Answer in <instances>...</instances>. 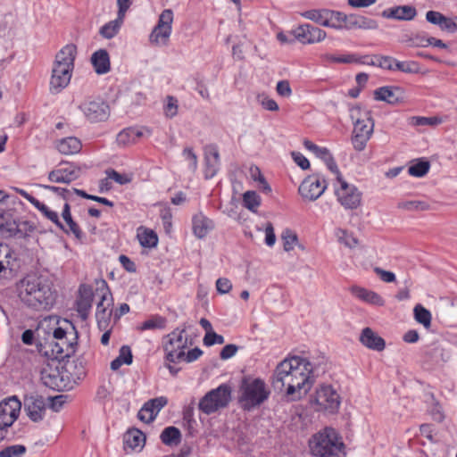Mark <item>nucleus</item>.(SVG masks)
<instances>
[{
  "mask_svg": "<svg viewBox=\"0 0 457 457\" xmlns=\"http://www.w3.org/2000/svg\"><path fill=\"white\" fill-rule=\"evenodd\" d=\"M314 364L299 356L286 358L279 362L272 377L275 390H285L291 401H296L305 395L312 388Z\"/></svg>",
  "mask_w": 457,
  "mask_h": 457,
  "instance_id": "f257e3e1",
  "label": "nucleus"
},
{
  "mask_svg": "<svg viewBox=\"0 0 457 457\" xmlns=\"http://www.w3.org/2000/svg\"><path fill=\"white\" fill-rule=\"evenodd\" d=\"M11 257V249L7 245L0 243V273L9 265Z\"/></svg>",
  "mask_w": 457,
  "mask_h": 457,
  "instance_id": "e2e57ef3",
  "label": "nucleus"
},
{
  "mask_svg": "<svg viewBox=\"0 0 457 457\" xmlns=\"http://www.w3.org/2000/svg\"><path fill=\"white\" fill-rule=\"evenodd\" d=\"M224 341V337L215 333L213 330L207 332L204 337V344L206 346H212L215 344L222 345Z\"/></svg>",
  "mask_w": 457,
  "mask_h": 457,
  "instance_id": "680f3d73",
  "label": "nucleus"
},
{
  "mask_svg": "<svg viewBox=\"0 0 457 457\" xmlns=\"http://www.w3.org/2000/svg\"><path fill=\"white\" fill-rule=\"evenodd\" d=\"M415 320L422 324L425 328H429L431 325V313L423 307L421 304H417L413 310Z\"/></svg>",
  "mask_w": 457,
  "mask_h": 457,
  "instance_id": "79ce46f5",
  "label": "nucleus"
},
{
  "mask_svg": "<svg viewBox=\"0 0 457 457\" xmlns=\"http://www.w3.org/2000/svg\"><path fill=\"white\" fill-rule=\"evenodd\" d=\"M86 363L85 358L79 356L74 360L71 364L67 366L66 371L72 376L74 381L81 380L85 378L87 374Z\"/></svg>",
  "mask_w": 457,
  "mask_h": 457,
  "instance_id": "f704fd0d",
  "label": "nucleus"
},
{
  "mask_svg": "<svg viewBox=\"0 0 457 457\" xmlns=\"http://www.w3.org/2000/svg\"><path fill=\"white\" fill-rule=\"evenodd\" d=\"M314 403L317 405V411H324L333 414L337 412L341 398L331 386L323 385L316 390Z\"/></svg>",
  "mask_w": 457,
  "mask_h": 457,
  "instance_id": "1a4fd4ad",
  "label": "nucleus"
},
{
  "mask_svg": "<svg viewBox=\"0 0 457 457\" xmlns=\"http://www.w3.org/2000/svg\"><path fill=\"white\" fill-rule=\"evenodd\" d=\"M182 154H183V156L185 157V159L188 162V169L192 172H195V170H197L198 162H197V156L194 153L193 149L191 147H186V148H184Z\"/></svg>",
  "mask_w": 457,
  "mask_h": 457,
  "instance_id": "052dcab7",
  "label": "nucleus"
},
{
  "mask_svg": "<svg viewBox=\"0 0 457 457\" xmlns=\"http://www.w3.org/2000/svg\"><path fill=\"white\" fill-rule=\"evenodd\" d=\"M383 18L397 21H412L417 16V10L412 5H398L384 10Z\"/></svg>",
  "mask_w": 457,
  "mask_h": 457,
  "instance_id": "4be33fe9",
  "label": "nucleus"
},
{
  "mask_svg": "<svg viewBox=\"0 0 457 457\" xmlns=\"http://www.w3.org/2000/svg\"><path fill=\"white\" fill-rule=\"evenodd\" d=\"M112 310L103 309L102 311L96 312V319L97 322V327L100 330H105L109 328L111 318H112Z\"/></svg>",
  "mask_w": 457,
  "mask_h": 457,
  "instance_id": "49530a36",
  "label": "nucleus"
},
{
  "mask_svg": "<svg viewBox=\"0 0 457 457\" xmlns=\"http://www.w3.org/2000/svg\"><path fill=\"white\" fill-rule=\"evenodd\" d=\"M232 389L228 384H221L212 389L200 400L198 407L201 411L209 415L225 408L231 401Z\"/></svg>",
  "mask_w": 457,
  "mask_h": 457,
  "instance_id": "423d86ee",
  "label": "nucleus"
},
{
  "mask_svg": "<svg viewBox=\"0 0 457 457\" xmlns=\"http://www.w3.org/2000/svg\"><path fill=\"white\" fill-rule=\"evenodd\" d=\"M397 207L407 211H427L429 204L425 201H405L398 203Z\"/></svg>",
  "mask_w": 457,
  "mask_h": 457,
  "instance_id": "a18cd8bd",
  "label": "nucleus"
},
{
  "mask_svg": "<svg viewBox=\"0 0 457 457\" xmlns=\"http://www.w3.org/2000/svg\"><path fill=\"white\" fill-rule=\"evenodd\" d=\"M23 404L24 411L30 420L39 422L43 420L46 408L42 395L37 394L25 395Z\"/></svg>",
  "mask_w": 457,
  "mask_h": 457,
  "instance_id": "2eb2a0df",
  "label": "nucleus"
},
{
  "mask_svg": "<svg viewBox=\"0 0 457 457\" xmlns=\"http://www.w3.org/2000/svg\"><path fill=\"white\" fill-rule=\"evenodd\" d=\"M426 20L431 24L437 25L441 28L444 21H445V16L437 11H428L426 13Z\"/></svg>",
  "mask_w": 457,
  "mask_h": 457,
  "instance_id": "69168bd1",
  "label": "nucleus"
},
{
  "mask_svg": "<svg viewBox=\"0 0 457 457\" xmlns=\"http://www.w3.org/2000/svg\"><path fill=\"white\" fill-rule=\"evenodd\" d=\"M168 403L165 396H160L147 401L138 411V419L146 423L152 422L158 412Z\"/></svg>",
  "mask_w": 457,
  "mask_h": 457,
  "instance_id": "a211bd4d",
  "label": "nucleus"
},
{
  "mask_svg": "<svg viewBox=\"0 0 457 457\" xmlns=\"http://www.w3.org/2000/svg\"><path fill=\"white\" fill-rule=\"evenodd\" d=\"M38 187H44L45 189H47L49 191H52L58 195H60L62 199L69 201L72 196V192L71 189L61 187H55V186H49V185H37Z\"/></svg>",
  "mask_w": 457,
  "mask_h": 457,
  "instance_id": "bf43d9fd",
  "label": "nucleus"
},
{
  "mask_svg": "<svg viewBox=\"0 0 457 457\" xmlns=\"http://www.w3.org/2000/svg\"><path fill=\"white\" fill-rule=\"evenodd\" d=\"M26 451L22 445H10L0 451V457H22Z\"/></svg>",
  "mask_w": 457,
  "mask_h": 457,
  "instance_id": "de8ad7c7",
  "label": "nucleus"
},
{
  "mask_svg": "<svg viewBox=\"0 0 457 457\" xmlns=\"http://www.w3.org/2000/svg\"><path fill=\"white\" fill-rule=\"evenodd\" d=\"M181 437L180 430L173 426L165 428L160 436L162 442L169 446L178 445L181 441Z\"/></svg>",
  "mask_w": 457,
  "mask_h": 457,
  "instance_id": "72a5a7b5",
  "label": "nucleus"
},
{
  "mask_svg": "<svg viewBox=\"0 0 457 457\" xmlns=\"http://www.w3.org/2000/svg\"><path fill=\"white\" fill-rule=\"evenodd\" d=\"M79 108L90 122L104 121L110 116V107L101 98L85 100L79 104Z\"/></svg>",
  "mask_w": 457,
  "mask_h": 457,
  "instance_id": "9d476101",
  "label": "nucleus"
},
{
  "mask_svg": "<svg viewBox=\"0 0 457 457\" xmlns=\"http://www.w3.org/2000/svg\"><path fill=\"white\" fill-rule=\"evenodd\" d=\"M399 87H381L374 91V98L377 101H384L390 104H396L401 101V98L396 96Z\"/></svg>",
  "mask_w": 457,
  "mask_h": 457,
  "instance_id": "7c9ffc66",
  "label": "nucleus"
},
{
  "mask_svg": "<svg viewBox=\"0 0 457 457\" xmlns=\"http://www.w3.org/2000/svg\"><path fill=\"white\" fill-rule=\"evenodd\" d=\"M328 183L319 174L306 177L299 186L298 192L301 196L309 201L317 200L325 192Z\"/></svg>",
  "mask_w": 457,
  "mask_h": 457,
  "instance_id": "f8f14e48",
  "label": "nucleus"
},
{
  "mask_svg": "<svg viewBox=\"0 0 457 457\" xmlns=\"http://www.w3.org/2000/svg\"><path fill=\"white\" fill-rule=\"evenodd\" d=\"M327 21L328 23L325 26L326 28L341 30L345 29V25H346V14L340 11L329 9Z\"/></svg>",
  "mask_w": 457,
  "mask_h": 457,
  "instance_id": "c9c22d12",
  "label": "nucleus"
},
{
  "mask_svg": "<svg viewBox=\"0 0 457 457\" xmlns=\"http://www.w3.org/2000/svg\"><path fill=\"white\" fill-rule=\"evenodd\" d=\"M214 228L213 221L204 216L202 212L194 215L192 219V228L194 235L198 238H204Z\"/></svg>",
  "mask_w": 457,
  "mask_h": 457,
  "instance_id": "a878e982",
  "label": "nucleus"
},
{
  "mask_svg": "<svg viewBox=\"0 0 457 457\" xmlns=\"http://www.w3.org/2000/svg\"><path fill=\"white\" fill-rule=\"evenodd\" d=\"M164 112L167 117L172 118L178 113V100L171 96H167V104L164 107Z\"/></svg>",
  "mask_w": 457,
  "mask_h": 457,
  "instance_id": "0e129e2a",
  "label": "nucleus"
},
{
  "mask_svg": "<svg viewBox=\"0 0 457 457\" xmlns=\"http://www.w3.org/2000/svg\"><path fill=\"white\" fill-rule=\"evenodd\" d=\"M429 168L430 163L428 161L418 159L409 166L408 172L413 177L421 178L428 172Z\"/></svg>",
  "mask_w": 457,
  "mask_h": 457,
  "instance_id": "58836bf2",
  "label": "nucleus"
},
{
  "mask_svg": "<svg viewBox=\"0 0 457 457\" xmlns=\"http://www.w3.org/2000/svg\"><path fill=\"white\" fill-rule=\"evenodd\" d=\"M76 55L77 46L74 44L66 45L56 54L49 85L52 94L60 93L69 85Z\"/></svg>",
  "mask_w": 457,
  "mask_h": 457,
  "instance_id": "7ed1b4c3",
  "label": "nucleus"
},
{
  "mask_svg": "<svg viewBox=\"0 0 457 457\" xmlns=\"http://www.w3.org/2000/svg\"><path fill=\"white\" fill-rule=\"evenodd\" d=\"M329 9L328 8H320V9H310L307 11H304L301 13V15L310 20L315 23H317L320 26L325 27L328 23V15Z\"/></svg>",
  "mask_w": 457,
  "mask_h": 457,
  "instance_id": "2f4dec72",
  "label": "nucleus"
},
{
  "mask_svg": "<svg viewBox=\"0 0 457 457\" xmlns=\"http://www.w3.org/2000/svg\"><path fill=\"white\" fill-rule=\"evenodd\" d=\"M36 230L34 222L29 220H19L18 222V238H26Z\"/></svg>",
  "mask_w": 457,
  "mask_h": 457,
  "instance_id": "09e8293b",
  "label": "nucleus"
},
{
  "mask_svg": "<svg viewBox=\"0 0 457 457\" xmlns=\"http://www.w3.org/2000/svg\"><path fill=\"white\" fill-rule=\"evenodd\" d=\"M79 296L76 301V310L79 317L85 320L87 319L92 307L94 294L90 287L81 285L79 289Z\"/></svg>",
  "mask_w": 457,
  "mask_h": 457,
  "instance_id": "412c9836",
  "label": "nucleus"
},
{
  "mask_svg": "<svg viewBox=\"0 0 457 457\" xmlns=\"http://www.w3.org/2000/svg\"><path fill=\"white\" fill-rule=\"evenodd\" d=\"M375 58L378 67L388 71H395L396 59L387 55H375Z\"/></svg>",
  "mask_w": 457,
  "mask_h": 457,
  "instance_id": "13d9d810",
  "label": "nucleus"
},
{
  "mask_svg": "<svg viewBox=\"0 0 457 457\" xmlns=\"http://www.w3.org/2000/svg\"><path fill=\"white\" fill-rule=\"evenodd\" d=\"M21 403L16 396H11L0 403V441L4 439L7 428L18 419Z\"/></svg>",
  "mask_w": 457,
  "mask_h": 457,
  "instance_id": "6e6552de",
  "label": "nucleus"
},
{
  "mask_svg": "<svg viewBox=\"0 0 457 457\" xmlns=\"http://www.w3.org/2000/svg\"><path fill=\"white\" fill-rule=\"evenodd\" d=\"M339 183L340 187L335 192L338 202L345 209H357L361 205V193L354 185H350L345 180Z\"/></svg>",
  "mask_w": 457,
  "mask_h": 457,
  "instance_id": "ddd939ff",
  "label": "nucleus"
},
{
  "mask_svg": "<svg viewBox=\"0 0 457 457\" xmlns=\"http://www.w3.org/2000/svg\"><path fill=\"white\" fill-rule=\"evenodd\" d=\"M96 292L101 293V300L97 303L96 312L102 311L103 309L108 310L109 307L112 305V298L111 291L105 280L102 279L98 283Z\"/></svg>",
  "mask_w": 457,
  "mask_h": 457,
  "instance_id": "473e14b6",
  "label": "nucleus"
},
{
  "mask_svg": "<svg viewBox=\"0 0 457 457\" xmlns=\"http://www.w3.org/2000/svg\"><path fill=\"white\" fill-rule=\"evenodd\" d=\"M145 442L144 433L137 428L129 429L123 436V445L126 452L140 451Z\"/></svg>",
  "mask_w": 457,
  "mask_h": 457,
  "instance_id": "5701e85b",
  "label": "nucleus"
},
{
  "mask_svg": "<svg viewBox=\"0 0 457 457\" xmlns=\"http://www.w3.org/2000/svg\"><path fill=\"white\" fill-rule=\"evenodd\" d=\"M137 237L143 247H155L158 244V237L156 233L149 228L140 227L138 228Z\"/></svg>",
  "mask_w": 457,
  "mask_h": 457,
  "instance_id": "e433bc0d",
  "label": "nucleus"
},
{
  "mask_svg": "<svg viewBox=\"0 0 457 457\" xmlns=\"http://www.w3.org/2000/svg\"><path fill=\"white\" fill-rule=\"evenodd\" d=\"M283 246L286 252L293 250L294 245L297 243V236L290 229H285L281 235Z\"/></svg>",
  "mask_w": 457,
  "mask_h": 457,
  "instance_id": "3c124183",
  "label": "nucleus"
},
{
  "mask_svg": "<svg viewBox=\"0 0 457 457\" xmlns=\"http://www.w3.org/2000/svg\"><path fill=\"white\" fill-rule=\"evenodd\" d=\"M173 22V12L171 9H165L159 15L158 22L152 30L149 40L153 44L163 45L167 44V41L171 34Z\"/></svg>",
  "mask_w": 457,
  "mask_h": 457,
  "instance_id": "9b49d317",
  "label": "nucleus"
},
{
  "mask_svg": "<svg viewBox=\"0 0 457 457\" xmlns=\"http://www.w3.org/2000/svg\"><path fill=\"white\" fill-rule=\"evenodd\" d=\"M441 122L437 117L413 116L411 118V124L413 126H436Z\"/></svg>",
  "mask_w": 457,
  "mask_h": 457,
  "instance_id": "603ef678",
  "label": "nucleus"
},
{
  "mask_svg": "<svg viewBox=\"0 0 457 457\" xmlns=\"http://www.w3.org/2000/svg\"><path fill=\"white\" fill-rule=\"evenodd\" d=\"M261 204V197L255 191H246L243 195V205L249 211L255 212Z\"/></svg>",
  "mask_w": 457,
  "mask_h": 457,
  "instance_id": "a19ab883",
  "label": "nucleus"
},
{
  "mask_svg": "<svg viewBox=\"0 0 457 457\" xmlns=\"http://www.w3.org/2000/svg\"><path fill=\"white\" fill-rule=\"evenodd\" d=\"M337 237H338L340 243L344 244L349 248L355 247L358 243L357 239L345 229H337Z\"/></svg>",
  "mask_w": 457,
  "mask_h": 457,
  "instance_id": "864d4df0",
  "label": "nucleus"
},
{
  "mask_svg": "<svg viewBox=\"0 0 457 457\" xmlns=\"http://www.w3.org/2000/svg\"><path fill=\"white\" fill-rule=\"evenodd\" d=\"M91 62L97 74H105L111 70L110 56L105 49L96 51L91 56Z\"/></svg>",
  "mask_w": 457,
  "mask_h": 457,
  "instance_id": "c85d7f7f",
  "label": "nucleus"
},
{
  "mask_svg": "<svg viewBox=\"0 0 457 457\" xmlns=\"http://www.w3.org/2000/svg\"><path fill=\"white\" fill-rule=\"evenodd\" d=\"M123 20L124 19H120V16L118 14L117 19L107 22L100 29V35L107 39L112 38L118 34L120 28L123 22Z\"/></svg>",
  "mask_w": 457,
  "mask_h": 457,
  "instance_id": "4c0bfd02",
  "label": "nucleus"
},
{
  "mask_svg": "<svg viewBox=\"0 0 457 457\" xmlns=\"http://www.w3.org/2000/svg\"><path fill=\"white\" fill-rule=\"evenodd\" d=\"M18 222L15 220H6L4 223L0 224V231L6 237H16L18 231Z\"/></svg>",
  "mask_w": 457,
  "mask_h": 457,
  "instance_id": "4d7b16f0",
  "label": "nucleus"
},
{
  "mask_svg": "<svg viewBox=\"0 0 457 457\" xmlns=\"http://www.w3.org/2000/svg\"><path fill=\"white\" fill-rule=\"evenodd\" d=\"M65 322H67L69 326L71 328L73 331V337L69 340L66 337L65 339L57 341L61 344V346L64 348V350L66 351V356H71L75 353V345L77 344L76 340L78 338V334L75 329V327L71 323H70L68 320H65Z\"/></svg>",
  "mask_w": 457,
  "mask_h": 457,
  "instance_id": "37998d69",
  "label": "nucleus"
},
{
  "mask_svg": "<svg viewBox=\"0 0 457 457\" xmlns=\"http://www.w3.org/2000/svg\"><path fill=\"white\" fill-rule=\"evenodd\" d=\"M303 145L306 149L312 151L318 158L322 161L330 154L329 150L326 147H320L309 139L303 140Z\"/></svg>",
  "mask_w": 457,
  "mask_h": 457,
  "instance_id": "8fccbe9b",
  "label": "nucleus"
},
{
  "mask_svg": "<svg viewBox=\"0 0 457 457\" xmlns=\"http://www.w3.org/2000/svg\"><path fill=\"white\" fill-rule=\"evenodd\" d=\"M361 108L359 106L350 109V116L353 120V133L368 134L371 137L374 129V120L370 112H365V119H361Z\"/></svg>",
  "mask_w": 457,
  "mask_h": 457,
  "instance_id": "dca6fc26",
  "label": "nucleus"
},
{
  "mask_svg": "<svg viewBox=\"0 0 457 457\" xmlns=\"http://www.w3.org/2000/svg\"><path fill=\"white\" fill-rule=\"evenodd\" d=\"M167 320L166 318L154 315L150 319L144 321L139 327L138 329L141 331L148 330V329H162L166 327Z\"/></svg>",
  "mask_w": 457,
  "mask_h": 457,
  "instance_id": "ea45409f",
  "label": "nucleus"
},
{
  "mask_svg": "<svg viewBox=\"0 0 457 457\" xmlns=\"http://www.w3.org/2000/svg\"><path fill=\"white\" fill-rule=\"evenodd\" d=\"M435 362H446L450 359V353L440 345H435L428 353Z\"/></svg>",
  "mask_w": 457,
  "mask_h": 457,
  "instance_id": "5fc2aeb1",
  "label": "nucleus"
},
{
  "mask_svg": "<svg viewBox=\"0 0 457 457\" xmlns=\"http://www.w3.org/2000/svg\"><path fill=\"white\" fill-rule=\"evenodd\" d=\"M220 154L216 145L211 144L204 146V178L212 179L220 170Z\"/></svg>",
  "mask_w": 457,
  "mask_h": 457,
  "instance_id": "f3484780",
  "label": "nucleus"
},
{
  "mask_svg": "<svg viewBox=\"0 0 457 457\" xmlns=\"http://www.w3.org/2000/svg\"><path fill=\"white\" fill-rule=\"evenodd\" d=\"M311 453L315 457H338L344 447L337 432L326 428L310 440Z\"/></svg>",
  "mask_w": 457,
  "mask_h": 457,
  "instance_id": "39448f33",
  "label": "nucleus"
},
{
  "mask_svg": "<svg viewBox=\"0 0 457 457\" xmlns=\"http://www.w3.org/2000/svg\"><path fill=\"white\" fill-rule=\"evenodd\" d=\"M345 27V29H361L373 30L378 28V24L373 19L353 13L346 14V25Z\"/></svg>",
  "mask_w": 457,
  "mask_h": 457,
  "instance_id": "393cba45",
  "label": "nucleus"
},
{
  "mask_svg": "<svg viewBox=\"0 0 457 457\" xmlns=\"http://www.w3.org/2000/svg\"><path fill=\"white\" fill-rule=\"evenodd\" d=\"M18 291L21 301L36 311L48 310L55 303L54 284L44 275H27L18 284Z\"/></svg>",
  "mask_w": 457,
  "mask_h": 457,
  "instance_id": "f03ea898",
  "label": "nucleus"
},
{
  "mask_svg": "<svg viewBox=\"0 0 457 457\" xmlns=\"http://www.w3.org/2000/svg\"><path fill=\"white\" fill-rule=\"evenodd\" d=\"M361 343L369 349L381 352L386 347L385 340L375 333L370 328L362 329L360 336Z\"/></svg>",
  "mask_w": 457,
  "mask_h": 457,
  "instance_id": "b1692460",
  "label": "nucleus"
},
{
  "mask_svg": "<svg viewBox=\"0 0 457 457\" xmlns=\"http://www.w3.org/2000/svg\"><path fill=\"white\" fill-rule=\"evenodd\" d=\"M420 64L414 61H398L395 62V71L408 74H416L420 72Z\"/></svg>",
  "mask_w": 457,
  "mask_h": 457,
  "instance_id": "c03bdc74",
  "label": "nucleus"
},
{
  "mask_svg": "<svg viewBox=\"0 0 457 457\" xmlns=\"http://www.w3.org/2000/svg\"><path fill=\"white\" fill-rule=\"evenodd\" d=\"M144 130H145L150 135L149 129L134 127L126 128L117 135V144L121 146L133 145L138 140V138L144 136Z\"/></svg>",
  "mask_w": 457,
  "mask_h": 457,
  "instance_id": "bb28decb",
  "label": "nucleus"
},
{
  "mask_svg": "<svg viewBox=\"0 0 457 457\" xmlns=\"http://www.w3.org/2000/svg\"><path fill=\"white\" fill-rule=\"evenodd\" d=\"M370 137L368 134H358L353 133L352 136V144L353 148L358 151H363L367 145L368 141L370 140Z\"/></svg>",
  "mask_w": 457,
  "mask_h": 457,
  "instance_id": "6e6d98bb",
  "label": "nucleus"
},
{
  "mask_svg": "<svg viewBox=\"0 0 457 457\" xmlns=\"http://www.w3.org/2000/svg\"><path fill=\"white\" fill-rule=\"evenodd\" d=\"M420 431L422 436L428 438L432 444H436L438 442L437 439L435 438V429L432 424L425 423L421 424L420 427Z\"/></svg>",
  "mask_w": 457,
  "mask_h": 457,
  "instance_id": "774afa93",
  "label": "nucleus"
},
{
  "mask_svg": "<svg viewBox=\"0 0 457 457\" xmlns=\"http://www.w3.org/2000/svg\"><path fill=\"white\" fill-rule=\"evenodd\" d=\"M323 162L326 163L328 169L332 171L333 173H335L337 175V179L338 182L344 180L343 178H342V175H341V172L337 167V164L334 159V157L332 156L331 154H329L324 160Z\"/></svg>",
  "mask_w": 457,
  "mask_h": 457,
  "instance_id": "338daca9",
  "label": "nucleus"
},
{
  "mask_svg": "<svg viewBox=\"0 0 457 457\" xmlns=\"http://www.w3.org/2000/svg\"><path fill=\"white\" fill-rule=\"evenodd\" d=\"M80 175V169L74 164L66 168H58L48 173V179L54 183L70 184L76 180Z\"/></svg>",
  "mask_w": 457,
  "mask_h": 457,
  "instance_id": "6ab92c4d",
  "label": "nucleus"
},
{
  "mask_svg": "<svg viewBox=\"0 0 457 457\" xmlns=\"http://www.w3.org/2000/svg\"><path fill=\"white\" fill-rule=\"evenodd\" d=\"M186 330L187 327L184 325L182 328H176L163 337V350L168 362H178L184 358L187 339L183 338V334Z\"/></svg>",
  "mask_w": 457,
  "mask_h": 457,
  "instance_id": "0eeeda50",
  "label": "nucleus"
},
{
  "mask_svg": "<svg viewBox=\"0 0 457 457\" xmlns=\"http://www.w3.org/2000/svg\"><path fill=\"white\" fill-rule=\"evenodd\" d=\"M56 147L62 154L69 155L78 154L81 150L82 145L79 138L68 137L58 141Z\"/></svg>",
  "mask_w": 457,
  "mask_h": 457,
  "instance_id": "c756f323",
  "label": "nucleus"
},
{
  "mask_svg": "<svg viewBox=\"0 0 457 457\" xmlns=\"http://www.w3.org/2000/svg\"><path fill=\"white\" fill-rule=\"evenodd\" d=\"M41 379L44 385L55 391H63L71 388L69 381L64 378V375L58 370H44Z\"/></svg>",
  "mask_w": 457,
  "mask_h": 457,
  "instance_id": "aec40b11",
  "label": "nucleus"
},
{
  "mask_svg": "<svg viewBox=\"0 0 457 457\" xmlns=\"http://www.w3.org/2000/svg\"><path fill=\"white\" fill-rule=\"evenodd\" d=\"M238 403L244 411H250L266 402L270 395L265 382L259 378L244 377L238 390Z\"/></svg>",
  "mask_w": 457,
  "mask_h": 457,
  "instance_id": "20e7f679",
  "label": "nucleus"
},
{
  "mask_svg": "<svg viewBox=\"0 0 457 457\" xmlns=\"http://www.w3.org/2000/svg\"><path fill=\"white\" fill-rule=\"evenodd\" d=\"M294 38L303 44H313L323 41L327 32L309 23L299 25L291 31Z\"/></svg>",
  "mask_w": 457,
  "mask_h": 457,
  "instance_id": "4468645a",
  "label": "nucleus"
},
{
  "mask_svg": "<svg viewBox=\"0 0 457 457\" xmlns=\"http://www.w3.org/2000/svg\"><path fill=\"white\" fill-rule=\"evenodd\" d=\"M350 291L355 297L370 304L377 306H383L385 304L384 299L374 291L358 286L352 287Z\"/></svg>",
  "mask_w": 457,
  "mask_h": 457,
  "instance_id": "cd10ccee",
  "label": "nucleus"
}]
</instances>
